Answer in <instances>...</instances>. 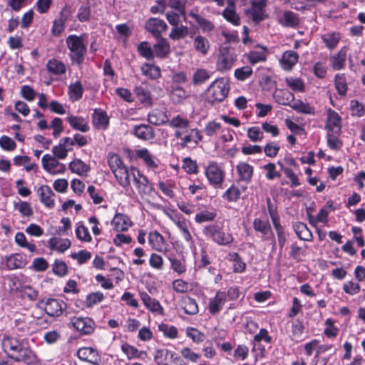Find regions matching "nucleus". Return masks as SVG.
Returning a JSON list of instances; mask_svg holds the SVG:
<instances>
[{
  "instance_id": "obj_1",
  "label": "nucleus",
  "mask_w": 365,
  "mask_h": 365,
  "mask_svg": "<svg viewBox=\"0 0 365 365\" xmlns=\"http://www.w3.org/2000/svg\"><path fill=\"white\" fill-rule=\"evenodd\" d=\"M1 345L4 352L15 361L30 364L36 359L35 354L26 343L15 337L4 335Z\"/></svg>"
},
{
  "instance_id": "obj_2",
  "label": "nucleus",
  "mask_w": 365,
  "mask_h": 365,
  "mask_svg": "<svg viewBox=\"0 0 365 365\" xmlns=\"http://www.w3.org/2000/svg\"><path fill=\"white\" fill-rule=\"evenodd\" d=\"M202 232L207 240L220 246L229 245L234 241L230 230L225 228L222 222L210 223L204 226Z\"/></svg>"
},
{
  "instance_id": "obj_3",
  "label": "nucleus",
  "mask_w": 365,
  "mask_h": 365,
  "mask_svg": "<svg viewBox=\"0 0 365 365\" xmlns=\"http://www.w3.org/2000/svg\"><path fill=\"white\" fill-rule=\"evenodd\" d=\"M66 43L72 63L78 66L81 65L87 53V47L83 42V36L69 35L66 38Z\"/></svg>"
},
{
  "instance_id": "obj_4",
  "label": "nucleus",
  "mask_w": 365,
  "mask_h": 365,
  "mask_svg": "<svg viewBox=\"0 0 365 365\" xmlns=\"http://www.w3.org/2000/svg\"><path fill=\"white\" fill-rule=\"evenodd\" d=\"M237 58V56L233 48L226 46L221 47L216 62L217 71L224 73L231 70Z\"/></svg>"
},
{
  "instance_id": "obj_5",
  "label": "nucleus",
  "mask_w": 365,
  "mask_h": 365,
  "mask_svg": "<svg viewBox=\"0 0 365 365\" xmlns=\"http://www.w3.org/2000/svg\"><path fill=\"white\" fill-rule=\"evenodd\" d=\"M205 175L211 186L215 189L222 188L225 173L217 162H209L205 168Z\"/></svg>"
},
{
  "instance_id": "obj_6",
  "label": "nucleus",
  "mask_w": 365,
  "mask_h": 365,
  "mask_svg": "<svg viewBox=\"0 0 365 365\" xmlns=\"http://www.w3.org/2000/svg\"><path fill=\"white\" fill-rule=\"evenodd\" d=\"M229 86L222 79L214 81L207 88V94L210 101L222 102L227 96Z\"/></svg>"
},
{
  "instance_id": "obj_7",
  "label": "nucleus",
  "mask_w": 365,
  "mask_h": 365,
  "mask_svg": "<svg viewBox=\"0 0 365 365\" xmlns=\"http://www.w3.org/2000/svg\"><path fill=\"white\" fill-rule=\"evenodd\" d=\"M44 304V310L46 313L51 317H59L63 314V312L66 308V304L62 301L57 299L49 298L44 301L41 300L38 305Z\"/></svg>"
},
{
  "instance_id": "obj_8",
  "label": "nucleus",
  "mask_w": 365,
  "mask_h": 365,
  "mask_svg": "<svg viewBox=\"0 0 365 365\" xmlns=\"http://www.w3.org/2000/svg\"><path fill=\"white\" fill-rule=\"evenodd\" d=\"M253 228L256 232L260 233V237L263 241L272 240L274 245H275L274 233L267 219L255 218L253 220Z\"/></svg>"
},
{
  "instance_id": "obj_9",
  "label": "nucleus",
  "mask_w": 365,
  "mask_h": 365,
  "mask_svg": "<svg viewBox=\"0 0 365 365\" xmlns=\"http://www.w3.org/2000/svg\"><path fill=\"white\" fill-rule=\"evenodd\" d=\"M71 322L73 327L81 335H88L94 331L95 322L89 317H73Z\"/></svg>"
},
{
  "instance_id": "obj_10",
  "label": "nucleus",
  "mask_w": 365,
  "mask_h": 365,
  "mask_svg": "<svg viewBox=\"0 0 365 365\" xmlns=\"http://www.w3.org/2000/svg\"><path fill=\"white\" fill-rule=\"evenodd\" d=\"M41 162L43 169L51 174L63 173L66 170L64 164L59 163L55 157L49 154L44 155Z\"/></svg>"
},
{
  "instance_id": "obj_11",
  "label": "nucleus",
  "mask_w": 365,
  "mask_h": 365,
  "mask_svg": "<svg viewBox=\"0 0 365 365\" xmlns=\"http://www.w3.org/2000/svg\"><path fill=\"white\" fill-rule=\"evenodd\" d=\"M77 356L81 361L92 365H101V357L97 349L92 347H81L77 351Z\"/></svg>"
},
{
  "instance_id": "obj_12",
  "label": "nucleus",
  "mask_w": 365,
  "mask_h": 365,
  "mask_svg": "<svg viewBox=\"0 0 365 365\" xmlns=\"http://www.w3.org/2000/svg\"><path fill=\"white\" fill-rule=\"evenodd\" d=\"M27 264L26 257L22 254H12L4 259L3 268L7 270L21 269Z\"/></svg>"
},
{
  "instance_id": "obj_13",
  "label": "nucleus",
  "mask_w": 365,
  "mask_h": 365,
  "mask_svg": "<svg viewBox=\"0 0 365 365\" xmlns=\"http://www.w3.org/2000/svg\"><path fill=\"white\" fill-rule=\"evenodd\" d=\"M267 0H253L251 1L250 13L253 21L259 23L266 19L265 7Z\"/></svg>"
},
{
  "instance_id": "obj_14",
  "label": "nucleus",
  "mask_w": 365,
  "mask_h": 365,
  "mask_svg": "<svg viewBox=\"0 0 365 365\" xmlns=\"http://www.w3.org/2000/svg\"><path fill=\"white\" fill-rule=\"evenodd\" d=\"M145 29L151 33L156 38L161 37V34L166 31L168 26L166 23L158 18H150L145 23Z\"/></svg>"
},
{
  "instance_id": "obj_15",
  "label": "nucleus",
  "mask_w": 365,
  "mask_h": 365,
  "mask_svg": "<svg viewBox=\"0 0 365 365\" xmlns=\"http://www.w3.org/2000/svg\"><path fill=\"white\" fill-rule=\"evenodd\" d=\"M148 242L153 250L163 252L165 255L168 253V244L166 242L163 236L158 231H153L149 234Z\"/></svg>"
},
{
  "instance_id": "obj_16",
  "label": "nucleus",
  "mask_w": 365,
  "mask_h": 365,
  "mask_svg": "<svg viewBox=\"0 0 365 365\" xmlns=\"http://www.w3.org/2000/svg\"><path fill=\"white\" fill-rule=\"evenodd\" d=\"M239 181L249 184L253 178L254 167L247 162L240 161L236 165Z\"/></svg>"
},
{
  "instance_id": "obj_17",
  "label": "nucleus",
  "mask_w": 365,
  "mask_h": 365,
  "mask_svg": "<svg viewBox=\"0 0 365 365\" xmlns=\"http://www.w3.org/2000/svg\"><path fill=\"white\" fill-rule=\"evenodd\" d=\"M130 170L134 184L138 190V192L140 194H145L148 192L150 189V186L148 178L135 168H130Z\"/></svg>"
},
{
  "instance_id": "obj_18",
  "label": "nucleus",
  "mask_w": 365,
  "mask_h": 365,
  "mask_svg": "<svg viewBox=\"0 0 365 365\" xmlns=\"http://www.w3.org/2000/svg\"><path fill=\"white\" fill-rule=\"evenodd\" d=\"M226 302V293L222 291H217L213 298L210 299L208 310L212 315H217L222 310Z\"/></svg>"
},
{
  "instance_id": "obj_19",
  "label": "nucleus",
  "mask_w": 365,
  "mask_h": 365,
  "mask_svg": "<svg viewBox=\"0 0 365 365\" xmlns=\"http://www.w3.org/2000/svg\"><path fill=\"white\" fill-rule=\"evenodd\" d=\"M325 128L327 132L341 133V118L336 111L331 108L327 110Z\"/></svg>"
},
{
  "instance_id": "obj_20",
  "label": "nucleus",
  "mask_w": 365,
  "mask_h": 365,
  "mask_svg": "<svg viewBox=\"0 0 365 365\" xmlns=\"http://www.w3.org/2000/svg\"><path fill=\"white\" fill-rule=\"evenodd\" d=\"M135 155L138 158L142 159L149 169L154 170L158 168L160 160L147 148L137 150Z\"/></svg>"
},
{
  "instance_id": "obj_21",
  "label": "nucleus",
  "mask_w": 365,
  "mask_h": 365,
  "mask_svg": "<svg viewBox=\"0 0 365 365\" xmlns=\"http://www.w3.org/2000/svg\"><path fill=\"white\" fill-rule=\"evenodd\" d=\"M132 133L136 138L144 141L151 140L155 138L153 128L147 124L135 125Z\"/></svg>"
},
{
  "instance_id": "obj_22",
  "label": "nucleus",
  "mask_w": 365,
  "mask_h": 365,
  "mask_svg": "<svg viewBox=\"0 0 365 365\" xmlns=\"http://www.w3.org/2000/svg\"><path fill=\"white\" fill-rule=\"evenodd\" d=\"M37 194L41 202L48 208H53L55 205V193L48 185H41L37 190Z\"/></svg>"
},
{
  "instance_id": "obj_23",
  "label": "nucleus",
  "mask_w": 365,
  "mask_h": 365,
  "mask_svg": "<svg viewBox=\"0 0 365 365\" xmlns=\"http://www.w3.org/2000/svg\"><path fill=\"white\" fill-rule=\"evenodd\" d=\"M140 299L145 307L151 312L159 314H163V308L158 300L152 298L147 292H140L139 293Z\"/></svg>"
},
{
  "instance_id": "obj_24",
  "label": "nucleus",
  "mask_w": 365,
  "mask_h": 365,
  "mask_svg": "<svg viewBox=\"0 0 365 365\" xmlns=\"http://www.w3.org/2000/svg\"><path fill=\"white\" fill-rule=\"evenodd\" d=\"M92 120L93 125L98 130H106L109 124V118L106 112L101 108L94 110Z\"/></svg>"
},
{
  "instance_id": "obj_25",
  "label": "nucleus",
  "mask_w": 365,
  "mask_h": 365,
  "mask_svg": "<svg viewBox=\"0 0 365 365\" xmlns=\"http://www.w3.org/2000/svg\"><path fill=\"white\" fill-rule=\"evenodd\" d=\"M113 228L118 232L127 231L131 226L132 222L128 216L124 214H116L111 221Z\"/></svg>"
},
{
  "instance_id": "obj_26",
  "label": "nucleus",
  "mask_w": 365,
  "mask_h": 365,
  "mask_svg": "<svg viewBox=\"0 0 365 365\" xmlns=\"http://www.w3.org/2000/svg\"><path fill=\"white\" fill-rule=\"evenodd\" d=\"M299 56L294 51L289 50L285 51L279 60L280 66L285 71H291L293 66L297 63Z\"/></svg>"
},
{
  "instance_id": "obj_27",
  "label": "nucleus",
  "mask_w": 365,
  "mask_h": 365,
  "mask_svg": "<svg viewBox=\"0 0 365 365\" xmlns=\"http://www.w3.org/2000/svg\"><path fill=\"white\" fill-rule=\"evenodd\" d=\"M113 173L114 174L118 183L122 187L127 188L130 186V176L132 175L130 168L128 169L125 165H123L120 168L113 170Z\"/></svg>"
},
{
  "instance_id": "obj_28",
  "label": "nucleus",
  "mask_w": 365,
  "mask_h": 365,
  "mask_svg": "<svg viewBox=\"0 0 365 365\" xmlns=\"http://www.w3.org/2000/svg\"><path fill=\"white\" fill-rule=\"evenodd\" d=\"M347 56V48L343 46L337 53L331 56L330 62L334 71H339L344 68Z\"/></svg>"
},
{
  "instance_id": "obj_29",
  "label": "nucleus",
  "mask_w": 365,
  "mask_h": 365,
  "mask_svg": "<svg viewBox=\"0 0 365 365\" xmlns=\"http://www.w3.org/2000/svg\"><path fill=\"white\" fill-rule=\"evenodd\" d=\"M120 349L126 355L128 360L133 359H143L147 356L145 351L138 350L134 346H132L126 342L122 344Z\"/></svg>"
},
{
  "instance_id": "obj_30",
  "label": "nucleus",
  "mask_w": 365,
  "mask_h": 365,
  "mask_svg": "<svg viewBox=\"0 0 365 365\" xmlns=\"http://www.w3.org/2000/svg\"><path fill=\"white\" fill-rule=\"evenodd\" d=\"M228 7L222 11V16L234 26L240 24V18L235 11V4L233 0H227Z\"/></svg>"
},
{
  "instance_id": "obj_31",
  "label": "nucleus",
  "mask_w": 365,
  "mask_h": 365,
  "mask_svg": "<svg viewBox=\"0 0 365 365\" xmlns=\"http://www.w3.org/2000/svg\"><path fill=\"white\" fill-rule=\"evenodd\" d=\"M278 22L285 27H295L299 24V18L297 14L285 11L282 16H279Z\"/></svg>"
},
{
  "instance_id": "obj_32",
  "label": "nucleus",
  "mask_w": 365,
  "mask_h": 365,
  "mask_svg": "<svg viewBox=\"0 0 365 365\" xmlns=\"http://www.w3.org/2000/svg\"><path fill=\"white\" fill-rule=\"evenodd\" d=\"M165 257L170 262V268L178 274H182L186 272L185 260L183 258L178 259L175 253H167Z\"/></svg>"
},
{
  "instance_id": "obj_33",
  "label": "nucleus",
  "mask_w": 365,
  "mask_h": 365,
  "mask_svg": "<svg viewBox=\"0 0 365 365\" xmlns=\"http://www.w3.org/2000/svg\"><path fill=\"white\" fill-rule=\"evenodd\" d=\"M66 120L74 130H79L83 133H86L89 130V125L87 120L81 116L69 115L66 118Z\"/></svg>"
},
{
  "instance_id": "obj_34",
  "label": "nucleus",
  "mask_w": 365,
  "mask_h": 365,
  "mask_svg": "<svg viewBox=\"0 0 365 365\" xmlns=\"http://www.w3.org/2000/svg\"><path fill=\"white\" fill-rule=\"evenodd\" d=\"M267 209L276 233L285 232L284 227L280 223V217L277 209L272 205L269 198L267 199Z\"/></svg>"
},
{
  "instance_id": "obj_35",
  "label": "nucleus",
  "mask_w": 365,
  "mask_h": 365,
  "mask_svg": "<svg viewBox=\"0 0 365 365\" xmlns=\"http://www.w3.org/2000/svg\"><path fill=\"white\" fill-rule=\"evenodd\" d=\"M148 121L153 125H160L168 122V118L163 110L154 109L148 113Z\"/></svg>"
},
{
  "instance_id": "obj_36",
  "label": "nucleus",
  "mask_w": 365,
  "mask_h": 365,
  "mask_svg": "<svg viewBox=\"0 0 365 365\" xmlns=\"http://www.w3.org/2000/svg\"><path fill=\"white\" fill-rule=\"evenodd\" d=\"M48 247L51 250H56L58 252L63 253L68 250L71 245L68 239H63L58 237H52L48 240Z\"/></svg>"
},
{
  "instance_id": "obj_37",
  "label": "nucleus",
  "mask_w": 365,
  "mask_h": 365,
  "mask_svg": "<svg viewBox=\"0 0 365 365\" xmlns=\"http://www.w3.org/2000/svg\"><path fill=\"white\" fill-rule=\"evenodd\" d=\"M274 98L276 101L281 105L289 106L294 103V96L292 92L288 90H278L274 93Z\"/></svg>"
},
{
  "instance_id": "obj_38",
  "label": "nucleus",
  "mask_w": 365,
  "mask_h": 365,
  "mask_svg": "<svg viewBox=\"0 0 365 365\" xmlns=\"http://www.w3.org/2000/svg\"><path fill=\"white\" fill-rule=\"evenodd\" d=\"M175 352L167 349H157L154 354V361L158 365H168V361H171Z\"/></svg>"
},
{
  "instance_id": "obj_39",
  "label": "nucleus",
  "mask_w": 365,
  "mask_h": 365,
  "mask_svg": "<svg viewBox=\"0 0 365 365\" xmlns=\"http://www.w3.org/2000/svg\"><path fill=\"white\" fill-rule=\"evenodd\" d=\"M193 47L202 56H205L207 54L210 48V45L206 37L197 35L193 39Z\"/></svg>"
},
{
  "instance_id": "obj_40",
  "label": "nucleus",
  "mask_w": 365,
  "mask_h": 365,
  "mask_svg": "<svg viewBox=\"0 0 365 365\" xmlns=\"http://www.w3.org/2000/svg\"><path fill=\"white\" fill-rule=\"evenodd\" d=\"M68 167L73 173L81 176H86L90 170V166L78 158L71 161Z\"/></svg>"
},
{
  "instance_id": "obj_41",
  "label": "nucleus",
  "mask_w": 365,
  "mask_h": 365,
  "mask_svg": "<svg viewBox=\"0 0 365 365\" xmlns=\"http://www.w3.org/2000/svg\"><path fill=\"white\" fill-rule=\"evenodd\" d=\"M170 51V44L166 38H158V42L153 46V53L158 58H165Z\"/></svg>"
},
{
  "instance_id": "obj_42",
  "label": "nucleus",
  "mask_w": 365,
  "mask_h": 365,
  "mask_svg": "<svg viewBox=\"0 0 365 365\" xmlns=\"http://www.w3.org/2000/svg\"><path fill=\"white\" fill-rule=\"evenodd\" d=\"M134 93L138 100L144 106H151L153 105V98L150 92L142 86H137L134 89Z\"/></svg>"
},
{
  "instance_id": "obj_43",
  "label": "nucleus",
  "mask_w": 365,
  "mask_h": 365,
  "mask_svg": "<svg viewBox=\"0 0 365 365\" xmlns=\"http://www.w3.org/2000/svg\"><path fill=\"white\" fill-rule=\"evenodd\" d=\"M48 71L54 75H62L66 71L65 64L56 58L50 59L46 63Z\"/></svg>"
},
{
  "instance_id": "obj_44",
  "label": "nucleus",
  "mask_w": 365,
  "mask_h": 365,
  "mask_svg": "<svg viewBox=\"0 0 365 365\" xmlns=\"http://www.w3.org/2000/svg\"><path fill=\"white\" fill-rule=\"evenodd\" d=\"M262 50V51H252L247 53L248 61L255 65L259 62H264L267 59V48L264 46H259Z\"/></svg>"
},
{
  "instance_id": "obj_45",
  "label": "nucleus",
  "mask_w": 365,
  "mask_h": 365,
  "mask_svg": "<svg viewBox=\"0 0 365 365\" xmlns=\"http://www.w3.org/2000/svg\"><path fill=\"white\" fill-rule=\"evenodd\" d=\"M217 217L214 209L201 210L195 215V221L197 224L212 222Z\"/></svg>"
},
{
  "instance_id": "obj_46",
  "label": "nucleus",
  "mask_w": 365,
  "mask_h": 365,
  "mask_svg": "<svg viewBox=\"0 0 365 365\" xmlns=\"http://www.w3.org/2000/svg\"><path fill=\"white\" fill-rule=\"evenodd\" d=\"M170 94L174 103H181L187 97V91L180 86H171Z\"/></svg>"
},
{
  "instance_id": "obj_47",
  "label": "nucleus",
  "mask_w": 365,
  "mask_h": 365,
  "mask_svg": "<svg viewBox=\"0 0 365 365\" xmlns=\"http://www.w3.org/2000/svg\"><path fill=\"white\" fill-rule=\"evenodd\" d=\"M83 88L80 81H76L75 83L70 84L68 86L69 98L73 101L80 100L83 96Z\"/></svg>"
},
{
  "instance_id": "obj_48",
  "label": "nucleus",
  "mask_w": 365,
  "mask_h": 365,
  "mask_svg": "<svg viewBox=\"0 0 365 365\" xmlns=\"http://www.w3.org/2000/svg\"><path fill=\"white\" fill-rule=\"evenodd\" d=\"M169 219L178 227L180 232L189 227V222L180 213L173 212L167 214Z\"/></svg>"
},
{
  "instance_id": "obj_49",
  "label": "nucleus",
  "mask_w": 365,
  "mask_h": 365,
  "mask_svg": "<svg viewBox=\"0 0 365 365\" xmlns=\"http://www.w3.org/2000/svg\"><path fill=\"white\" fill-rule=\"evenodd\" d=\"M322 38L326 46L332 50L338 45L341 39V34L339 32L327 33L322 36Z\"/></svg>"
},
{
  "instance_id": "obj_50",
  "label": "nucleus",
  "mask_w": 365,
  "mask_h": 365,
  "mask_svg": "<svg viewBox=\"0 0 365 365\" xmlns=\"http://www.w3.org/2000/svg\"><path fill=\"white\" fill-rule=\"evenodd\" d=\"M142 73L150 79H157L161 76L160 67L150 63H144L141 66Z\"/></svg>"
},
{
  "instance_id": "obj_51",
  "label": "nucleus",
  "mask_w": 365,
  "mask_h": 365,
  "mask_svg": "<svg viewBox=\"0 0 365 365\" xmlns=\"http://www.w3.org/2000/svg\"><path fill=\"white\" fill-rule=\"evenodd\" d=\"M66 17L63 16V12L61 11L60 17L53 21L52 28L51 29V34L54 36H59L65 30Z\"/></svg>"
},
{
  "instance_id": "obj_52",
  "label": "nucleus",
  "mask_w": 365,
  "mask_h": 365,
  "mask_svg": "<svg viewBox=\"0 0 365 365\" xmlns=\"http://www.w3.org/2000/svg\"><path fill=\"white\" fill-rule=\"evenodd\" d=\"M228 257L229 260L233 262V271L235 272L242 273L245 270L246 264L243 262L238 253H230Z\"/></svg>"
},
{
  "instance_id": "obj_53",
  "label": "nucleus",
  "mask_w": 365,
  "mask_h": 365,
  "mask_svg": "<svg viewBox=\"0 0 365 365\" xmlns=\"http://www.w3.org/2000/svg\"><path fill=\"white\" fill-rule=\"evenodd\" d=\"M334 83L338 93L341 96H344L347 92V83L344 74L337 73L334 77Z\"/></svg>"
},
{
  "instance_id": "obj_54",
  "label": "nucleus",
  "mask_w": 365,
  "mask_h": 365,
  "mask_svg": "<svg viewBox=\"0 0 365 365\" xmlns=\"http://www.w3.org/2000/svg\"><path fill=\"white\" fill-rule=\"evenodd\" d=\"M15 242L21 247L26 248L31 252H34L36 251V246L34 244L29 243L27 242L25 235L19 232L15 235Z\"/></svg>"
},
{
  "instance_id": "obj_55",
  "label": "nucleus",
  "mask_w": 365,
  "mask_h": 365,
  "mask_svg": "<svg viewBox=\"0 0 365 365\" xmlns=\"http://www.w3.org/2000/svg\"><path fill=\"white\" fill-rule=\"evenodd\" d=\"M76 235L77 238L81 241L90 242L92 240L91 235H90L88 228L82 222L77 223Z\"/></svg>"
},
{
  "instance_id": "obj_56",
  "label": "nucleus",
  "mask_w": 365,
  "mask_h": 365,
  "mask_svg": "<svg viewBox=\"0 0 365 365\" xmlns=\"http://www.w3.org/2000/svg\"><path fill=\"white\" fill-rule=\"evenodd\" d=\"M185 312L189 315H195L198 313V305L195 299L187 297L183 299Z\"/></svg>"
},
{
  "instance_id": "obj_57",
  "label": "nucleus",
  "mask_w": 365,
  "mask_h": 365,
  "mask_svg": "<svg viewBox=\"0 0 365 365\" xmlns=\"http://www.w3.org/2000/svg\"><path fill=\"white\" fill-rule=\"evenodd\" d=\"M169 125L171 128L187 130L190 126V121L187 118L178 115L169 121Z\"/></svg>"
},
{
  "instance_id": "obj_58",
  "label": "nucleus",
  "mask_w": 365,
  "mask_h": 365,
  "mask_svg": "<svg viewBox=\"0 0 365 365\" xmlns=\"http://www.w3.org/2000/svg\"><path fill=\"white\" fill-rule=\"evenodd\" d=\"M340 133H334V132H327V145L331 150H339L342 146V142L339 139Z\"/></svg>"
},
{
  "instance_id": "obj_59",
  "label": "nucleus",
  "mask_w": 365,
  "mask_h": 365,
  "mask_svg": "<svg viewBox=\"0 0 365 365\" xmlns=\"http://www.w3.org/2000/svg\"><path fill=\"white\" fill-rule=\"evenodd\" d=\"M188 34V28L186 26H175L171 29L169 37L173 40H179L185 38Z\"/></svg>"
},
{
  "instance_id": "obj_60",
  "label": "nucleus",
  "mask_w": 365,
  "mask_h": 365,
  "mask_svg": "<svg viewBox=\"0 0 365 365\" xmlns=\"http://www.w3.org/2000/svg\"><path fill=\"white\" fill-rule=\"evenodd\" d=\"M253 71L250 66L238 68L235 71V77L240 81H245L252 75Z\"/></svg>"
},
{
  "instance_id": "obj_61",
  "label": "nucleus",
  "mask_w": 365,
  "mask_h": 365,
  "mask_svg": "<svg viewBox=\"0 0 365 365\" xmlns=\"http://www.w3.org/2000/svg\"><path fill=\"white\" fill-rule=\"evenodd\" d=\"M158 329L168 338L175 339L178 337V331L175 326H169L167 324L161 323L158 325Z\"/></svg>"
},
{
  "instance_id": "obj_62",
  "label": "nucleus",
  "mask_w": 365,
  "mask_h": 365,
  "mask_svg": "<svg viewBox=\"0 0 365 365\" xmlns=\"http://www.w3.org/2000/svg\"><path fill=\"white\" fill-rule=\"evenodd\" d=\"M240 189L235 185H232L225 191L222 197L228 202H236L240 199Z\"/></svg>"
},
{
  "instance_id": "obj_63",
  "label": "nucleus",
  "mask_w": 365,
  "mask_h": 365,
  "mask_svg": "<svg viewBox=\"0 0 365 365\" xmlns=\"http://www.w3.org/2000/svg\"><path fill=\"white\" fill-rule=\"evenodd\" d=\"M104 299V295L101 292H96L88 294L86 298V304L88 308L101 302Z\"/></svg>"
},
{
  "instance_id": "obj_64",
  "label": "nucleus",
  "mask_w": 365,
  "mask_h": 365,
  "mask_svg": "<svg viewBox=\"0 0 365 365\" xmlns=\"http://www.w3.org/2000/svg\"><path fill=\"white\" fill-rule=\"evenodd\" d=\"M285 81L287 86L294 91L303 92L304 91V84L299 78H286Z\"/></svg>"
}]
</instances>
